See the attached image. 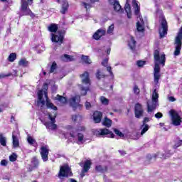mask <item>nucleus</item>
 <instances>
[{
    "label": "nucleus",
    "instance_id": "nucleus-1",
    "mask_svg": "<svg viewBox=\"0 0 182 182\" xmlns=\"http://www.w3.org/2000/svg\"><path fill=\"white\" fill-rule=\"evenodd\" d=\"M154 82L155 85H159V80H160V77H161V74H160V65H162V66L166 65V55L162 54L160 55V51L155 50L154 52Z\"/></svg>",
    "mask_w": 182,
    "mask_h": 182
},
{
    "label": "nucleus",
    "instance_id": "nucleus-2",
    "mask_svg": "<svg viewBox=\"0 0 182 182\" xmlns=\"http://www.w3.org/2000/svg\"><path fill=\"white\" fill-rule=\"evenodd\" d=\"M48 86L47 83H44L43 85V89L38 90V101L37 102V106H41V107H43L45 106V100H43V95L46 97V106L48 109H53V110H58V107L55 106L52 102H50V100H49V98H48Z\"/></svg>",
    "mask_w": 182,
    "mask_h": 182
},
{
    "label": "nucleus",
    "instance_id": "nucleus-3",
    "mask_svg": "<svg viewBox=\"0 0 182 182\" xmlns=\"http://www.w3.org/2000/svg\"><path fill=\"white\" fill-rule=\"evenodd\" d=\"M146 106L148 113H151V112H154V110H156V109L159 107V93H157L156 89L154 90L151 100L147 101Z\"/></svg>",
    "mask_w": 182,
    "mask_h": 182
},
{
    "label": "nucleus",
    "instance_id": "nucleus-4",
    "mask_svg": "<svg viewBox=\"0 0 182 182\" xmlns=\"http://www.w3.org/2000/svg\"><path fill=\"white\" fill-rule=\"evenodd\" d=\"M132 6L135 9V15L139 16L137 19H139L136 23V31L138 32H144V22L141 16H140V6H139V4L136 0L132 1Z\"/></svg>",
    "mask_w": 182,
    "mask_h": 182
},
{
    "label": "nucleus",
    "instance_id": "nucleus-5",
    "mask_svg": "<svg viewBox=\"0 0 182 182\" xmlns=\"http://www.w3.org/2000/svg\"><path fill=\"white\" fill-rule=\"evenodd\" d=\"M85 130L86 127H85V126H79L77 129H73L70 132V136L73 137V139H77V144H83V143H85L83 140L85 136L80 132H85Z\"/></svg>",
    "mask_w": 182,
    "mask_h": 182
},
{
    "label": "nucleus",
    "instance_id": "nucleus-6",
    "mask_svg": "<svg viewBox=\"0 0 182 182\" xmlns=\"http://www.w3.org/2000/svg\"><path fill=\"white\" fill-rule=\"evenodd\" d=\"M80 77L82 83V86L81 87V95L82 96H85L89 90V87H90V78L89 77V73L85 72L80 75Z\"/></svg>",
    "mask_w": 182,
    "mask_h": 182
},
{
    "label": "nucleus",
    "instance_id": "nucleus-7",
    "mask_svg": "<svg viewBox=\"0 0 182 182\" xmlns=\"http://www.w3.org/2000/svg\"><path fill=\"white\" fill-rule=\"evenodd\" d=\"M175 50L173 52L174 56H178L181 52L182 46V26L179 29L174 41Z\"/></svg>",
    "mask_w": 182,
    "mask_h": 182
},
{
    "label": "nucleus",
    "instance_id": "nucleus-8",
    "mask_svg": "<svg viewBox=\"0 0 182 182\" xmlns=\"http://www.w3.org/2000/svg\"><path fill=\"white\" fill-rule=\"evenodd\" d=\"M48 119L49 120H50V122L42 121L44 126H46L48 130H56V129H58V125L55 124L56 123V114H55L53 117L52 116V114H48Z\"/></svg>",
    "mask_w": 182,
    "mask_h": 182
},
{
    "label": "nucleus",
    "instance_id": "nucleus-9",
    "mask_svg": "<svg viewBox=\"0 0 182 182\" xmlns=\"http://www.w3.org/2000/svg\"><path fill=\"white\" fill-rule=\"evenodd\" d=\"M93 133L95 136H97V137H105V136L111 137L112 139L114 137V134H113V132H110L107 129H95L94 130Z\"/></svg>",
    "mask_w": 182,
    "mask_h": 182
},
{
    "label": "nucleus",
    "instance_id": "nucleus-10",
    "mask_svg": "<svg viewBox=\"0 0 182 182\" xmlns=\"http://www.w3.org/2000/svg\"><path fill=\"white\" fill-rule=\"evenodd\" d=\"M65 38V33L63 31H58L56 33H51V41L59 45L63 43V39Z\"/></svg>",
    "mask_w": 182,
    "mask_h": 182
},
{
    "label": "nucleus",
    "instance_id": "nucleus-11",
    "mask_svg": "<svg viewBox=\"0 0 182 182\" xmlns=\"http://www.w3.org/2000/svg\"><path fill=\"white\" fill-rule=\"evenodd\" d=\"M70 176H72V171H70L69 165H64L60 167L58 173L59 178H63V177H69Z\"/></svg>",
    "mask_w": 182,
    "mask_h": 182
},
{
    "label": "nucleus",
    "instance_id": "nucleus-12",
    "mask_svg": "<svg viewBox=\"0 0 182 182\" xmlns=\"http://www.w3.org/2000/svg\"><path fill=\"white\" fill-rule=\"evenodd\" d=\"M169 114L171 117L172 123L174 126H180L181 124V117L178 115V113L174 109L169 111Z\"/></svg>",
    "mask_w": 182,
    "mask_h": 182
},
{
    "label": "nucleus",
    "instance_id": "nucleus-13",
    "mask_svg": "<svg viewBox=\"0 0 182 182\" xmlns=\"http://www.w3.org/2000/svg\"><path fill=\"white\" fill-rule=\"evenodd\" d=\"M28 2H26V0H21V14L23 15H31L32 14V11H31V9L28 8V5H31L33 0H27Z\"/></svg>",
    "mask_w": 182,
    "mask_h": 182
},
{
    "label": "nucleus",
    "instance_id": "nucleus-14",
    "mask_svg": "<svg viewBox=\"0 0 182 182\" xmlns=\"http://www.w3.org/2000/svg\"><path fill=\"white\" fill-rule=\"evenodd\" d=\"M141 129V133H134L132 136V139L134 140H138V139H140L143 134L146 133L149 131V129H150V127H149V124H142L140 127Z\"/></svg>",
    "mask_w": 182,
    "mask_h": 182
},
{
    "label": "nucleus",
    "instance_id": "nucleus-15",
    "mask_svg": "<svg viewBox=\"0 0 182 182\" xmlns=\"http://www.w3.org/2000/svg\"><path fill=\"white\" fill-rule=\"evenodd\" d=\"M167 21L163 18L161 21V28H159V36L161 39H163V38H164V36L167 34Z\"/></svg>",
    "mask_w": 182,
    "mask_h": 182
},
{
    "label": "nucleus",
    "instance_id": "nucleus-16",
    "mask_svg": "<svg viewBox=\"0 0 182 182\" xmlns=\"http://www.w3.org/2000/svg\"><path fill=\"white\" fill-rule=\"evenodd\" d=\"M79 103H80V96L79 95L72 97L69 100V105L71 106V107H73V109H77V107L80 106Z\"/></svg>",
    "mask_w": 182,
    "mask_h": 182
},
{
    "label": "nucleus",
    "instance_id": "nucleus-17",
    "mask_svg": "<svg viewBox=\"0 0 182 182\" xmlns=\"http://www.w3.org/2000/svg\"><path fill=\"white\" fill-rule=\"evenodd\" d=\"M41 159L43 161H48L49 156V146H43L40 149Z\"/></svg>",
    "mask_w": 182,
    "mask_h": 182
},
{
    "label": "nucleus",
    "instance_id": "nucleus-18",
    "mask_svg": "<svg viewBox=\"0 0 182 182\" xmlns=\"http://www.w3.org/2000/svg\"><path fill=\"white\" fill-rule=\"evenodd\" d=\"M134 113L135 117L136 119H140L142 117L143 113H144V110H143V106L140 103H136L134 107Z\"/></svg>",
    "mask_w": 182,
    "mask_h": 182
},
{
    "label": "nucleus",
    "instance_id": "nucleus-19",
    "mask_svg": "<svg viewBox=\"0 0 182 182\" xmlns=\"http://www.w3.org/2000/svg\"><path fill=\"white\" fill-rule=\"evenodd\" d=\"M111 5L114 6V11L116 12H122V6L117 0H108Z\"/></svg>",
    "mask_w": 182,
    "mask_h": 182
},
{
    "label": "nucleus",
    "instance_id": "nucleus-20",
    "mask_svg": "<svg viewBox=\"0 0 182 182\" xmlns=\"http://www.w3.org/2000/svg\"><path fill=\"white\" fill-rule=\"evenodd\" d=\"M105 35H106V31L103 29H99L94 33L93 38L95 41H100V38L102 36H105Z\"/></svg>",
    "mask_w": 182,
    "mask_h": 182
},
{
    "label": "nucleus",
    "instance_id": "nucleus-21",
    "mask_svg": "<svg viewBox=\"0 0 182 182\" xmlns=\"http://www.w3.org/2000/svg\"><path fill=\"white\" fill-rule=\"evenodd\" d=\"M80 166L81 167H83L82 168L83 173H87L89 170H90V166H92V161H90V160H87L85 161L84 164L83 163H80Z\"/></svg>",
    "mask_w": 182,
    "mask_h": 182
},
{
    "label": "nucleus",
    "instance_id": "nucleus-22",
    "mask_svg": "<svg viewBox=\"0 0 182 182\" xmlns=\"http://www.w3.org/2000/svg\"><path fill=\"white\" fill-rule=\"evenodd\" d=\"M103 114L101 112H95L93 114V120L95 123H100Z\"/></svg>",
    "mask_w": 182,
    "mask_h": 182
},
{
    "label": "nucleus",
    "instance_id": "nucleus-23",
    "mask_svg": "<svg viewBox=\"0 0 182 182\" xmlns=\"http://www.w3.org/2000/svg\"><path fill=\"white\" fill-rule=\"evenodd\" d=\"M68 8H69V3H68V1L63 0L61 10H60L61 14H63V15H65V14L68 12Z\"/></svg>",
    "mask_w": 182,
    "mask_h": 182
},
{
    "label": "nucleus",
    "instance_id": "nucleus-24",
    "mask_svg": "<svg viewBox=\"0 0 182 182\" xmlns=\"http://www.w3.org/2000/svg\"><path fill=\"white\" fill-rule=\"evenodd\" d=\"M125 12L127 13V18L130 19L132 18V9L130 8V4H129V0H127L125 6H124Z\"/></svg>",
    "mask_w": 182,
    "mask_h": 182
},
{
    "label": "nucleus",
    "instance_id": "nucleus-25",
    "mask_svg": "<svg viewBox=\"0 0 182 182\" xmlns=\"http://www.w3.org/2000/svg\"><path fill=\"white\" fill-rule=\"evenodd\" d=\"M12 143L14 149L19 146V139H18V136L15 135L14 132L12 134Z\"/></svg>",
    "mask_w": 182,
    "mask_h": 182
},
{
    "label": "nucleus",
    "instance_id": "nucleus-26",
    "mask_svg": "<svg viewBox=\"0 0 182 182\" xmlns=\"http://www.w3.org/2000/svg\"><path fill=\"white\" fill-rule=\"evenodd\" d=\"M128 46L132 51L136 49V41H134V38L132 36L130 37V40L128 42Z\"/></svg>",
    "mask_w": 182,
    "mask_h": 182
},
{
    "label": "nucleus",
    "instance_id": "nucleus-27",
    "mask_svg": "<svg viewBox=\"0 0 182 182\" xmlns=\"http://www.w3.org/2000/svg\"><path fill=\"white\" fill-rule=\"evenodd\" d=\"M95 170L97 173H106V171H107V166L97 165L95 166Z\"/></svg>",
    "mask_w": 182,
    "mask_h": 182
},
{
    "label": "nucleus",
    "instance_id": "nucleus-28",
    "mask_svg": "<svg viewBox=\"0 0 182 182\" xmlns=\"http://www.w3.org/2000/svg\"><path fill=\"white\" fill-rule=\"evenodd\" d=\"M31 166L33 168H38V166H39V161L36 157H34L31 159Z\"/></svg>",
    "mask_w": 182,
    "mask_h": 182
},
{
    "label": "nucleus",
    "instance_id": "nucleus-29",
    "mask_svg": "<svg viewBox=\"0 0 182 182\" xmlns=\"http://www.w3.org/2000/svg\"><path fill=\"white\" fill-rule=\"evenodd\" d=\"M156 156L159 157V159H167V157H168V156H166V154H164L158 153L155 154L154 156H148V159H150L151 160V159H156Z\"/></svg>",
    "mask_w": 182,
    "mask_h": 182
},
{
    "label": "nucleus",
    "instance_id": "nucleus-30",
    "mask_svg": "<svg viewBox=\"0 0 182 182\" xmlns=\"http://www.w3.org/2000/svg\"><path fill=\"white\" fill-rule=\"evenodd\" d=\"M27 141H28V143L31 144V146H34V147H36V146H38V144L36 143V140H35V139H33L31 136H28Z\"/></svg>",
    "mask_w": 182,
    "mask_h": 182
},
{
    "label": "nucleus",
    "instance_id": "nucleus-31",
    "mask_svg": "<svg viewBox=\"0 0 182 182\" xmlns=\"http://www.w3.org/2000/svg\"><path fill=\"white\" fill-rule=\"evenodd\" d=\"M61 60H63V62H72L73 60V57L68 54H65L61 57Z\"/></svg>",
    "mask_w": 182,
    "mask_h": 182
},
{
    "label": "nucleus",
    "instance_id": "nucleus-32",
    "mask_svg": "<svg viewBox=\"0 0 182 182\" xmlns=\"http://www.w3.org/2000/svg\"><path fill=\"white\" fill-rule=\"evenodd\" d=\"M48 31L50 32H53V33H56L58 32V25L51 24L48 26Z\"/></svg>",
    "mask_w": 182,
    "mask_h": 182
},
{
    "label": "nucleus",
    "instance_id": "nucleus-33",
    "mask_svg": "<svg viewBox=\"0 0 182 182\" xmlns=\"http://www.w3.org/2000/svg\"><path fill=\"white\" fill-rule=\"evenodd\" d=\"M102 124H103V126H105L106 127H111L112 120L108 119L107 117H105L102 122Z\"/></svg>",
    "mask_w": 182,
    "mask_h": 182
},
{
    "label": "nucleus",
    "instance_id": "nucleus-34",
    "mask_svg": "<svg viewBox=\"0 0 182 182\" xmlns=\"http://www.w3.org/2000/svg\"><path fill=\"white\" fill-rule=\"evenodd\" d=\"M55 100H58V102H60V103H63V104L66 103V102L68 101L66 100V97H65L63 96H60L59 95H57V96L55 97Z\"/></svg>",
    "mask_w": 182,
    "mask_h": 182
},
{
    "label": "nucleus",
    "instance_id": "nucleus-35",
    "mask_svg": "<svg viewBox=\"0 0 182 182\" xmlns=\"http://www.w3.org/2000/svg\"><path fill=\"white\" fill-rule=\"evenodd\" d=\"M0 144L5 147L6 146V137L3 134H0Z\"/></svg>",
    "mask_w": 182,
    "mask_h": 182
},
{
    "label": "nucleus",
    "instance_id": "nucleus-36",
    "mask_svg": "<svg viewBox=\"0 0 182 182\" xmlns=\"http://www.w3.org/2000/svg\"><path fill=\"white\" fill-rule=\"evenodd\" d=\"M18 65H19V66H23L24 68H26V66H28V65H29V62H28V60H26V59L23 58V59L20 60V61L18 62Z\"/></svg>",
    "mask_w": 182,
    "mask_h": 182
},
{
    "label": "nucleus",
    "instance_id": "nucleus-37",
    "mask_svg": "<svg viewBox=\"0 0 182 182\" xmlns=\"http://www.w3.org/2000/svg\"><path fill=\"white\" fill-rule=\"evenodd\" d=\"M82 62H84V63H86L87 65H90L92 63V60H90V58H89V56L82 55Z\"/></svg>",
    "mask_w": 182,
    "mask_h": 182
},
{
    "label": "nucleus",
    "instance_id": "nucleus-38",
    "mask_svg": "<svg viewBox=\"0 0 182 182\" xmlns=\"http://www.w3.org/2000/svg\"><path fill=\"white\" fill-rule=\"evenodd\" d=\"M100 100L102 105H104L105 106H107V105H109V99H107L103 96L100 97Z\"/></svg>",
    "mask_w": 182,
    "mask_h": 182
},
{
    "label": "nucleus",
    "instance_id": "nucleus-39",
    "mask_svg": "<svg viewBox=\"0 0 182 182\" xmlns=\"http://www.w3.org/2000/svg\"><path fill=\"white\" fill-rule=\"evenodd\" d=\"M114 31V24H111V25L108 27V29H107V35H113Z\"/></svg>",
    "mask_w": 182,
    "mask_h": 182
},
{
    "label": "nucleus",
    "instance_id": "nucleus-40",
    "mask_svg": "<svg viewBox=\"0 0 182 182\" xmlns=\"http://www.w3.org/2000/svg\"><path fill=\"white\" fill-rule=\"evenodd\" d=\"M95 76H96L97 79H98L99 80H100V79L105 78V75L102 74V72H100V70H97Z\"/></svg>",
    "mask_w": 182,
    "mask_h": 182
},
{
    "label": "nucleus",
    "instance_id": "nucleus-41",
    "mask_svg": "<svg viewBox=\"0 0 182 182\" xmlns=\"http://www.w3.org/2000/svg\"><path fill=\"white\" fill-rule=\"evenodd\" d=\"M72 120L73 122H80V120H82V116L79 114L73 115Z\"/></svg>",
    "mask_w": 182,
    "mask_h": 182
},
{
    "label": "nucleus",
    "instance_id": "nucleus-42",
    "mask_svg": "<svg viewBox=\"0 0 182 182\" xmlns=\"http://www.w3.org/2000/svg\"><path fill=\"white\" fill-rule=\"evenodd\" d=\"M9 62H14L15 59H16V53H11L8 58Z\"/></svg>",
    "mask_w": 182,
    "mask_h": 182
},
{
    "label": "nucleus",
    "instance_id": "nucleus-43",
    "mask_svg": "<svg viewBox=\"0 0 182 182\" xmlns=\"http://www.w3.org/2000/svg\"><path fill=\"white\" fill-rule=\"evenodd\" d=\"M18 159V155L16 154L13 153L11 155L9 156V160L11 162L16 161V159Z\"/></svg>",
    "mask_w": 182,
    "mask_h": 182
},
{
    "label": "nucleus",
    "instance_id": "nucleus-44",
    "mask_svg": "<svg viewBox=\"0 0 182 182\" xmlns=\"http://www.w3.org/2000/svg\"><path fill=\"white\" fill-rule=\"evenodd\" d=\"M56 68H57L56 63L53 62L50 67V73H53V72L56 70Z\"/></svg>",
    "mask_w": 182,
    "mask_h": 182
},
{
    "label": "nucleus",
    "instance_id": "nucleus-45",
    "mask_svg": "<svg viewBox=\"0 0 182 182\" xmlns=\"http://www.w3.org/2000/svg\"><path fill=\"white\" fill-rule=\"evenodd\" d=\"M114 132L115 134H117V136H119V137H124V134H123V133H122L120 130L115 129Z\"/></svg>",
    "mask_w": 182,
    "mask_h": 182
},
{
    "label": "nucleus",
    "instance_id": "nucleus-46",
    "mask_svg": "<svg viewBox=\"0 0 182 182\" xmlns=\"http://www.w3.org/2000/svg\"><path fill=\"white\" fill-rule=\"evenodd\" d=\"M136 65L139 68H143V66H144V65H146V62H144L143 60H138V61H136Z\"/></svg>",
    "mask_w": 182,
    "mask_h": 182
},
{
    "label": "nucleus",
    "instance_id": "nucleus-47",
    "mask_svg": "<svg viewBox=\"0 0 182 182\" xmlns=\"http://www.w3.org/2000/svg\"><path fill=\"white\" fill-rule=\"evenodd\" d=\"M82 4L87 10L90 9V8H92V5L90 4H87L85 1H83Z\"/></svg>",
    "mask_w": 182,
    "mask_h": 182
},
{
    "label": "nucleus",
    "instance_id": "nucleus-48",
    "mask_svg": "<svg viewBox=\"0 0 182 182\" xmlns=\"http://www.w3.org/2000/svg\"><path fill=\"white\" fill-rule=\"evenodd\" d=\"M133 90H134V93L135 95H139V93H140V89H139V87H137V85H135L134 87Z\"/></svg>",
    "mask_w": 182,
    "mask_h": 182
},
{
    "label": "nucleus",
    "instance_id": "nucleus-49",
    "mask_svg": "<svg viewBox=\"0 0 182 182\" xmlns=\"http://www.w3.org/2000/svg\"><path fill=\"white\" fill-rule=\"evenodd\" d=\"M182 144V140H178L177 142L174 145V149H177V147H180Z\"/></svg>",
    "mask_w": 182,
    "mask_h": 182
},
{
    "label": "nucleus",
    "instance_id": "nucleus-50",
    "mask_svg": "<svg viewBox=\"0 0 182 182\" xmlns=\"http://www.w3.org/2000/svg\"><path fill=\"white\" fill-rule=\"evenodd\" d=\"M0 164L1 166H4V167H6V166H8V161L3 159L1 161Z\"/></svg>",
    "mask_w": 182,
    "mask_h": 182
},
{
    "label": "nucleus",
    "instance_id": "nucleus-51",
    "mask_svg": "<svg viewBox=\"0 0 182 182\" xmlns=\"http://www.w3.org/2000/svg\"><path fill=\"white\" fill-rule=\"evenodd\" d=\"M155 117L156 119H161V117H163V114L161 112H157L155 114Z\"/></svg>",
    "mask_w": 182,
    "mask_h": 182
},
{
    "label": "nucleus",
    "instance_id": "nucleus-52",
    "mask_svg": "<svg viewBox=\"0 0 182 182\" xmlns=\"http://www.w3.org/2000/svg\"><path fill=\"white\" fill-rule=\"evenodd\" d=\"M107 72H109L110 76L113 77V72H112V67L110 66L107 67Z\"/></svg>",
    "mask_w": 182,
    "mask_h": 182
},
{
    "label": "nucleus",
    "instance_id": "nucleus-53",
    "mask_svg": "<svg viewBox=\"0 0 182 182\" xmlns=\"http://www.w3.org/2000/svg\"><path fill=\"white\" fill-rule=\"evenodd\" d=\"M85 107H86L87 110H89V109H90V107H92V105L90 104V102H85Z\"/></svg>",
    "mask_w": 182,
    "mask_h": 182
},
{
    "label": "nucleus",
    "instance_id": "nucleus-54",
    "mask_svg": "<svg viewBox=\"0 0 182 182\" xmlns=\"http://www.w3.org/2000/svg\"><path fill=\"white\" fill-rule=\"evenodd\" d=\"M150 122V119L149 117H145L143 120L142 124H147Z\"/></svg>",
    "mask_w": 182,
    "mask_h": 182
},
{
    "label": "nucleus",
    "instance_id": "nucleus-55",
    "mask_svg": "<svg viewBox=\"0 0 182 182\" xmlns=\"http://www.w3.org/2000/svg\"><path fill=\"white\" fill-rule=\"evenodd\" d=\"M109 62V60L107 58L103 60L102 62V66H107V63Z\"/></svg>",
    "mask_w": 182,
    "mask_h": 182
},
{
    "label": "nucleus",
    "instance_id": "nucleus-56",
    "mask_svg": "<svg viewBox=\"0 0 182 182\" xmlns=\"http://www.w3.org/2000/svg\"><path fill=\"white\" fill-rule=\"evenodd\" d=\"M168 100L169 102H176V99L173 96L168 97Z\"/></svg>",
    "mask_w": 182,
    "mask_h": 182
},
{
    "label": "nucleus",
    "instance_id": "nucleus-57",
    "mask_svg": "<svg viewBox=\"0 0 182 182\" xmlns=\"http://www.w3.org/2000/svg\"><path fill=\"white\" fill-rule=\"evenodd\" d=\"M7 76H11V74L9 75H4V74H0V79H4V77H6Z\"/></svg>",
    "mask_w": 182,
    "mask_h": 182
},
{
    "label": "nucleus",
    "instance_id": "nucleus-58",
    "mask_svg": "<svg viewBox=\"0 0 182 182\" xmlns=\"http://www.w3.org/2000/svg\"><path fill=\"white\" fill-rule=\"evenodd\" d=\"M119 153H120L121 156H124L126 154V151H119Z\"/></svg>",
    "mask_w": 182,
    "mask_h": 182
},
{
    "label": "nucleus",
    "instance_id": "nucleus-59",
    "mask_svg": "<svg viewBox=\"0 0 182 182\" xmlns=\"http://www.w3.org/2000/svg\"><path fill=\"white\" fill-rule=\"evenodd\" d=\"M85 173H87V172H83V170L82 171L81 173H80V177L82 178H83V176H85Z\"/></svg>",
    "mask_w": 182,
    "mask_h": 182
},
{
    "label": "nucleus",
    "instance_id": "nucleus-60",
    "mask_svg": "<svg viewBox=\"0 0 182 182\" xmlns=\"http://www.w3.org/2000/svg\"><path fill=\"white\" fill-rule=\"evenodd\" d=\"M110 48H107V55H110Z\"/></svg>",
    "mask_w": 182,
    "mask_h": 182
},
{
    "label": "nucleus",
    "instance_id": "nucleus-61",
    "mask_svg": "<svg viewBox=\"0 0 182 182\" xmlns=\"http://www.w3.org/2000/svg\"><path fill=\"white\" fill-rule=\"evenodd\" d=\"M92 4H95V2H99V0H90Z\"/></svg>",
    "mask_w": 182,
    "mask_h": 182
},
{
    "label": "nucleus",
    "instance_id": "nucleus-62",
    "mask_svg": "<svg viewBox=\"0 0 182 182\" xmlns=\"http://www.w3.org/2000/svg\"><path fill=\"white\" fill-rule=\"evenodd\" d=\"M70 182H77L76 180L73 179V178H71L70 179Z\"/></svg>",
    "mask_w": 182,
    "mask_h": 182
},
{
    "label": "nucleus",
    "instance_id": "nucleus-63",
    "mask_svg": "<svg viewBox=\"0 0 182 182\" xmlns=\"http://www.w3.org/2000/svg\"><path fill=\"white\" fill-rule=\"evenodd\" d=\"M14 120H15V117H11V122H14Z\"/></svg>",
    "mask_w": 182,
    "mask_h": 182
},
{
    "label": "nucleus",
    "instance_id": "nucleus-64",
    "mask_svg": "<svg viewBox=\"0 0 182 182\" xmlns=\"http://www.w3.org/2000/svg\"><path fill=\"white\" fill-rule=\"evenodd\" d=\"M2 112H4V110L2 109V108H0V113H2Z\"/></svg>",
    "mask_w": 182,
    "mask_h": 182
}]
</instances>
